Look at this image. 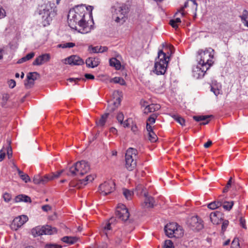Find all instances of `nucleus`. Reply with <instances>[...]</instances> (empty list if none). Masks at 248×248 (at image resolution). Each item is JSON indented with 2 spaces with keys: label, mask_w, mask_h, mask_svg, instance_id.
Returning <instances> with one entry per match:
<instances>
[{
  "label": "nucleus",
  "mask_w": 248,
  "mask_h": 248,
  "mask_svg": "<svg viewBox=\"0 0 248 248\" xmlns=\"http://www.w3.org/2000/svg\"><path fill=\"white\" fill-rule=\"evenodd\" d=\"M144 195L145 197V201L144 202V206L146 207H153L154 205V199L152 197H149L148 196L146 192L144 193Z\"/></svg>",
  "instance_id": "24"
},
{
  "label": "nucleus",
  "mask_w": 248,
  "mask_h": 248,
  "mask_svg": "<svg viewBox=\"0 0 248 248\" xmlns=\"http://www.w3.org/2000/svg\"><path fill=\"white\" fill-rule=\"evenodd\" d=\"M93 9V6L86 7L84 4L76 6L70 9L67 17L69 26L72 29L82 34L90 32L92 29L91 26L88 25V23L85 19V16L87 11H89L90 14L92 15Z\"/></svg>",
  "instance_id": "1"
},
{
  "label": "nucleus",
  "mask_w": 248,
  "mask_h": 248,
  "mask_svg": "<svg viewBox=\"0 0 248 248\" xmlns=\"http://www.w3.org/2000/svg\"><path fill=\"white\" fill-rule=\"evenodd\" d=\"M117 120H118V122L120 123L121 124H122L123 121L124 120V116L122 112H119L117 114V117H116Z\"/></svg>",
  "instance_id": "48"
},
{
  "label": "nucleus",
  "mask_w": 248,
  "mask_h": 248,
  "mask_svg": "<svg viewBox=\"0 0 248 248\" xmlns=\"http://www.w3.org/2000/svg\"><path fill=\"white\" fill-rule=\"evenodd\" d=\"M171 116L175 120L177 123H178L182 126L185 125V119L178 114H171Z\"/></svg>",
  "instance_id": "34"
},
{
  "label": "nucleus",
  "mask_w": 248,
  "mask_h": 248,
  "mask_svg": "<svg viewBox=\"0 0 248 248\" xmlns=\"http://www.w3.org/2000/svg\"><path fill=\"white\" fill-rule=\"evenodd\" d=\"M37 72H31L27 76V81L25 82V86L27 88H31L34 84V81L37 79L38 76Z\"/></svg>",
  "instance_id": "18"
},
{
  "label": "nucleus",
  "mask_w": 248,
  "mask_h": 248,
  "mask_svg": "<svg viewBox=\"0 0 248 248\" xmlns=\"http://www.w3.org/2000/svg\"><path fill=\"white\" fill-rule=\"evenodd\" d=\"M163 248H174L173 244L170 240H167L165 241Z\"/></svg>",
  "instance_id": "43"
},
{
  "label": "nucleus",
  "mask_w": 248,
  "mask_h": 248,
  "mask_svg": "<svg viewBox=\"0 0 248 248\" xmlns=\"http://www.w3.org/2000/svg\"><path fill=\"white\" fill-rule=\"evenodd\" d=\"M181 22V20L180 18L177 17L174 19H171L170 20V24L171 27L175 29L178 28V24Z\"/></svg>",
  "instance_id": "36"
},
{
  "label": "nucleus",
  "mask_w": 248,
  "mask_h": 248,
  "mask_svg": "<svg viewBox=\"0 0 248 248\" xmlns=\"http://www.w3.org/2000/svg\"><path fill=\"white\" fill-rule=\"evenodd\" d=\"M33 182L35 184H41V176L38 175L34 176Z\"/></svg>",
  "instance_id": "45"
},
{
  "label": "nucleus",
  "mask_w": 248,
  "mask_h": 248,
  "mask_svg": "<svg viewBox=\"0 0 248 248\" xmlns=\"http://www.w3.org/2000/svg\"><path fill=\"white\" fill-rule=\"evenodd\" d=\"M65 61L70 65H81L84 64L83 60L77 55H72L66 59Z\"/></svg>",
  "instance_id": "16"
},
{
  "label": "nucleus",
  "mask_w": 248,
  "mask_h": 248,
  "mask_svg": "<svg viewBox=\"0 0 248 248\" xmlns=\"http://www.w3.org/2000/svg\"><path fill=\"white\" fill-rule=\"evenodd\" d=\"M115 184L112 181L105 182L99 186V189L100 193L106 196L114 191Z\"/></svg>",
  "instance_id": "9"
},
{
  "label": "nucleus",
  "mask_w": 248,
  "mask_h": 248,
  "mask_svg": "<svg viewBox=\"0 0 248 248\" xmlns=\"http://www.w3.org/2000/svg\"><path fill=\"white\" fill-rule=\"evenodd\" d=\"M109 65L114 67L116 69L119 70L121 68V64L119 61L115 58H112L109 59Z\"/></svg>",
  "instance_id": "29"
},
{
  "label": "nucleus",
  "mask_w": 248,
  "mask_h": 248,
  "mask_svg": "<svg viewBox=\"0 0 248 248\" xmlns=\"http://www.w3.org/2000/svg\"><path fill=\"white\" fill-rule=\"evenodd\" d=\"M52 179H53V177L49 175H46L43 177H41V184H44Z\"/></svg>",
  "instance_id": "41"
},
{
  "label": "nucleus",
  "mask_w": 248,
  "mask_h": 248,
  "mask_svg": "<svg viewBox=\"0 0 248 248\" xmlns=\"http://www.w3.org/2000/svg\"><path fill=\"white\" fill-rule=\"evenodd\" d=\"M187 5H188V2H186L184 4V6L181 8V9L178 11V12L175 14V15H177L178 14V13H180L182 16H184L185 15V13L184 12V9L185 8H186L187 6Z\"/></svg>",
  "instance_id": "53"
},
{
  "label": "nucleus",
  "mask_w": 248,
  "mask_h": 248,
  "mask_svg": "<svg viewBox=\"0 0 248 248\" xmlns=\"http://www.w3.org/2000/svg\"><path fill=\"white\" fill-rule=\"evenodd\" d=\"M90 170L88 163L84 160L77 162L69 169V172L72 175H82Z\"/></svg>",
  "instance_id": "7"
},
{
  "label": "nucleus",
  "mask_w": 248,
  "mask_h": 248,
  "mask_svg": "<svg viewBox=\"0 0 248 248\" xmlns=\"http://www.w3.org/2000/svg\"><path fill=\"white\" fill-rule=\"evenodd\" d=\"M20 178L25 183H28L31 181L30 177L27 174L24 173L23 175L21 176Z\"/></svg>",
  "instance_id": "51"
},
{
  "label": "nucleus",
  "mask_w": 248,
  "mask_h": 248,
  "mask_svg": "<svg viewBox=\"0 0 248 248\" xmlns=\"http://www.w3.org/2000/svg\"><path fill=\"white\" fill-rule=\"evenodd\" d=\"M214 49L211 48L206 49L204 51H199L198 58L199 59L198 63L209 69L213 63L212 59L214 57Z\"/></svg>",
  "instance_id": "5"
},
{
  "label": "nucleus",
  "mask_w": 248,
  "mask_h": 248,
  "mask_svg": "<svg viewBox=\"0 0 248 248\" xmlns=\"http://www.w3.org/2000/svg\"><path fill=\"white\" fill-rule=\"evenodd\" d=\"M5 154L2 150L0 151V161H1L4 159Z\"/></svg>",
  "instance_id": "62"
},
{
  "label": "nucleus",
  "mask_w": 248,
  "mask_h": 248,
  "mask_svg": "<svg viewBox=\"0 0 248 248\" xmlns=\"http://www.w3.org/2000/svg\"><path fill=\"white\" fill-rule=\"evenodd\" d=\"M50 56L48 53H45L37 57L32 62L33 65H41L49 61Z\"/></svg>",
  "instance_id": "17"
},
{
  "label": "nucleus",
  "mask_w": 248,
  "mask_h": 248,
  "mask_svg": "<svg viewBox=\"0 0 248 248\" xmlns=\"http://www.w3.org/2000/svg\"><path fill=\"white\" fill-rule=\"evenodd\" d=\"M208 69L206 67L198 63L196 66L193 68V76L197 79L202 78Z\"/></svg>",
  "instance_id": "13"
},
{
  "label": "nucleus",
  "mask_w": 248,
  "mask_h": 248,
  "mask_svg": "<svg viewBox=\"0 0 248 248\" xmlns=\"http://www.w3.org/2000/svg\"><path fill=\"white\" fill-rule=\"evenodd\" d=\"M210 117V116H194L193 118V119L197 122H202L205 121Z\"/></svg>",
  "instance_id": "40"
},
{
  "label": "nucleus",
  "mask_w": 248,
  "mask_h": 248,
  "mask_svg": "<svg viewBox=\"0 0 248 248\" xmlns=\"http://www.w3.org/2000/svg\"><path fill=\"white\" fill-rule=\"evenodd\" d=\"M133 192L126 189H123V194L127 200H131L133 195Z\"/></svg>",
  "instance_id": "38"
},
{
  "label": "nucleus",
  "mask_w": 248,
  "mask_h": 248,
  "mask_svg": "<svg viewBox=\"0 0 248 248\" xmlns=\"http://www.w3.org/2000/svg\"><path fill=\"white\" fill-rule=\"evenodd\" d=\"M135 191H137V194L140 195L142 194L143 193L144 194L145 192L144 187L141 185H139L136 186Z\"/></svg>",
  "instance_id": "42"
},
{
  "label": "nucleus",
  "mask_w": 248,
  "mask_h": 248,
  "mask_svg": "<svg viewBox=\"0 0 248 248\" xmlns=\"http://www.w3.org/2000/svg\"><path fill=\"white\" fill-rule=\"evenodd\" d=\"M146 129H147V131L148 132V133H149L151 132H153L152 127L151 126L150 124L148 122H147V124H146Z\"/></svg>",
  "instance_id": "58"
},
{
  "label": "nucleus",
  "mask_w": 248,
  "mask_h": 248,
  "mask_svg": "<svg viewBox=\"0 0 248 248\" xmlns=\"http://www.w3.org/2000/svg\"><path fill=\"white\" fill-rule=\"evenodd\" d=\"M100 63L98 58H88L86 61V64L89 68H94L97 67Z\"/></svg>",
  "instance_id": "20"
},
{
  "label": "nucleus",
  "mask_w": 248,
  "mask_h": 248,
  "mask_svg": "<svg viewBox=\"0 0 248 248\" xmlns=\"http://www.w3.org/2000/svg\"><path fill=\"white\" fill-rule=\"evenodd\" d=\"M31 233L34 237L44 234L43 226H37L33 228L31 230Z\"/></svg>",
  "instance_id": "25"
},
{
  "label": "nucleus",
  "mask_w": 248,
  "mask_h": 248,
  "mask_svg": "<svg viewBox=\"0 0 248 248\" xmlns=\"http://www.w3.org/2000/svg\"><path fill=\"white\" fill-rule=\"evenodd\" d=\"M115 220L114 218H111L108 220L104 222L101 226V232L102 234L105 235L108 238L112 231V229L114 226V221Z\"/></svg>",
  "instance_id": "11"
},
{
  "label": "nucleus",
  "mask_w": 248,
  "mask_h": 248,
  "mask_svg": "<svg viewBox=\"0 0 248 248\" xmlns=\"http://www.w3.org/2000/svg\"><path fill=\"white\" fill-rule=\"evenodd\" d=\"M85 77L86 78L89 79H93L94 78V76L93 75L90 74H86L85 75Z\"/></svg>",
  "instance_id": "59"
},
{
  "label": "nucleus",
  "mask_w": 248,
  "mask_h": 248,
  "mask_svg": "<svg viewBox=\"0 0 248 248\" xmlns=\"http://www.w3.org/2000/svg\"><path fill=\"white\" fill-rule=\"evenodd\" d=\"M240 17L244 25L248 28V11L244 10Z\"/></svg>",
  "instance_id": "30"
},
{
  "label": "nucleus",
  "mask_w": 248,
  "mask_h": 248,
  "mask_svg": "<svg viewBox=\"0 0 248 248\" xmlns=\"http://www.w3.org/2000/svg\"><path fill=\"white\" fill-rule=\"evenodd\" d=\"M9 86L11 88H13L16 86V81L13 79H11L9 81Z\"/></svg>",
  "instance_id": "57"
},
{
  "label": "nucleus",
  "mask_w": 248,
  "mask_h": 248,
  "mask_svg": "<svg viewBox=\"0 0 248 248\" xmlns=\"http://www.w3.org/2000/svg\"><path fill=\"white\" fill-rule=\"evenodd\" d=\"M109 131L110 133L113 134H116L117 132V130L114 127H111L109 129Z\"/></svg>",
  "instance_id": "64"
},
{
  "label": "nucleus",
  "mask_w": 248,
  "mask_h": 248,
  "mask_svg": "<svg viewBox=\"0 0 248 248\" xmlns=\"http://www.w3.org/2000/svg\"><path fill=\"white\" fill-rule=\"evenodd\" d=\"M7 155L8 156V158H11L12 156V151L11 147L8 148L7 149Z\"/></svg>",
  "instance_id": "60"
},
{
  "label": "nucleus",
  "mask_w": 248,
  "mask_h": 248,
  "mask_svg": "<svg viewBox=\"0 0 248 248\" xmlns=\"http://www.w3.org/2000/svg\"><path fill=\"white\" fill-rule=\"evenodd\" d=\"M169 57L162 50L158 52L157 58L155 59L153 72L157 75H164L167 69Z\"/></svg>",
  "instance_id": "2"
},
{
  "label": "nucleus",
  "mask_w": 248,
  "mask_h": 248,
  "mask_svg": "<svg viewBox=\"0 0 248 248\" xmlns=\"http://www.w3.org/2000/svg\"><path fill=\"white\" fill-rule=\"evenodd\" d=\"M28 220V217L26 215H22L16 217L14 219L12 223L11 228L12 229L16 230Z\"/></svg>",
  "instance_id": "15"
},
{
  "label": "nucleus",
  "mask_w": 248,
  "mask_h": 248,
  "mask_svg": "<svg viewBox=\"0 0 248 248\" xmlns=\"http://www.w3.org/2000/svg\"><path fill=\"white\" fill-rule=\"evenodd\" d=\"M45 248H62V246L56 244H46Z\"/></svg>",
  "instance_id": "54"
},
{
  "label": "nucleus",
  "mask_w": 248,
  "mask_h": 248,
  "mask_svg": "<svg viewBox=\"0 0 248 248\" xmlns=\"http://www.w3.org/2000/svg\"><path fill=\"white\" fill-rule=\"evenodd\" d=\"M240 224L242 227H243L244 229H246V220L243 217H240Z\"/></svg>",
  "instance_id": "55"
},
{
  "label": "nucleus",
  "mask_w": 248,
  "mask_h": 248,
  "mask_svg": "<svg viewBox=\"0 0 248 248\" xmlns=\"http://www.w3.org/2000/svg\"><path fill=\"white\" fill-rule=\"evenodd\" d=\"M229 225V221L227 220H223L222 224L221 226V231L224 232Z\"/></svg>",
  "instance_id": "46"
},
{
  "label": "nucleus",
  "mask_w": 248,
  "mask_h": 248,
  "mask_svg": "<svg viewBox=\"0 0 248 248\" xmlns=\"http://www.w3.org/2000/svg\"><path fill=\"white\" fill-rule=\"evenodd\" d=\"M233 205V202L230 201H225L222 202L221 206L226 211H230Z\"/></svg>",
  "instance_id": "35"
},
{
  "label": "nucleus",
  "mask_w": 248,
  "mask_h": 248,
  "mask_svg": "<svg viewBox=\"0 0 248 248\" xmlns=\"http://www.w3.org/2000/svg\"><path fill=\"white\" fill-rule=\"evenodd\" d=\"M6 16V12L4 9L0 7V18H3Z\"/></svg>",
  "instance_id": "56"
},
{
  "label": "nucleus",
  "mask_w": 248,
  "mask_h": 248,
  "mask_svg": "<svg viewBox=\"0 0 248 248\" xmlns=\"http://www.w3.org/2000/svg\"><path fill=\"white\" fill-rule=\"evenodd\" d=\"M164 230L166 235L170 238H180L184 234L182 227L175 222L167 224L165 226Z\"/></svg>",
  "instance_id": "4"
},
{
  "label": "nucleus",
  "mask_w": 248,
  "mask_h": 248,
  "mask_svg": "<svg viewBox=\"0 0 248 248\" xmlns=\"http://www.w3.org/2000/svg\"><path fill=\"white\" fill-rule=\"evenodd\" d=\"M34 56H35L34 52H31V53L28 54L27 55H26L25 57H23L22 58L20 59L17 61V63H22L26 61H29Z\"/></svg>",
  "instance_id": "31"
},
{
  "label": "nucleus",
  "mask_w": 248,
  "mask_h": 248,
  "mask_svg": "<svg viewBox=\"0 0 248 248\" xmlns=\"http://www.w3.org/2000/svg\"><path fill=\"white\" fill-rule=\"evenodd\" d=\"M3 198L5 202H8L11 199V195L8 193H5L3 195Z\"/></svg>",
  "instance_id": "50"
},
{
  "label": "nucleus",
  "mask_w": 248,
  "mask_h": 248,
  "mask_svg": "<svg viewBox=\"0 0 248 248\" xmlns=\"http://www.w3.org/2000/svg\"><path fill=\"white\" fill-rule=\"evenodd\" d=\"M53 12H54V10L49 2L45 3L39 6L38 14L42 20V24L44 27L50 24L52 21V16L54 15Z\"/></svg>",
  "instance_id": "3"
},
{
  "label": "nucleus",
  "mask_w": 248,
  "mask_h": 248,
  "mask_svg": "<svg viewBox=\"0 0 248 248\" xmlns=\"http://www.w3.org/2000/svg\"><path fill=\"white\" fill-rule=\"evenodd\" d=\"M44 234L51 235L57 232V230L55 228H53L49 225H46L43 226Z\"/></svg>",
  "instance_id": "28"
},
{
  "label": "nucleus",
  "mask_w": 248,
  "mask_h": 248,
  "mask_svg": "<svg viewBox=\"0 0 248 248\" xmlns=\"http://www.w3.org/2000/svg\"><path fill=\"white\" fill-rule=\"evenodd\" d=\"M160 108V106L159 104H152L146 106L144 110L145 113H148L149 112H154L158 110Z\"/></svg>",
  "instance_id": "22"
},
{
  "label": "nucleus",
  "mask_w": 248,
  "mask_h": 248,
  "mask_svg": "<svg viewBox=\"0 0 248 248\" xmlns=\"http://www.w3.org/2000/svg\"><path fill=\"white\" fill-rule=\"evenodd\" d=\"M75 46V44L72 42L65 43L58 45L59 47H61L62 48H71L74 47Z\"/></svg>",
  "instance_id": "39"
},
{
  "label": "nucleus",
  "mask_w": 248,
  "mask_h": 248,
  "mask_svg": "<svg viewBox=\"0 0 248 248\" xmlns=\"http://www.w3.org/2000/svg\"><path fill=\"white\" fill-rule=\"evenodd\" d=\"M115 7L113 19L117 23H123L125 20V15L128 12V7L124 4H118Z\"/></svg>",
  "instance_id": "8"
},
{
  "label": "nucleus",
  "mask_w": 248,
  "mask_h": 248,
  "mask_svg": "<svg viewBox=\"0 0 248 248\" xmlns=\"http://www.w3.org/2000/svg\"><path fill=\"white\" fill-rule=\"evenodd\" d=\"M15 200L16 202H31V198L29 196L25 195H19L17 196L15 198Z\"/></svg>",
  "instance_id": "26"
},
{
  "label": "nucleus",
  "mask_w": 248,
  "mask_h": 248,
  "mask_svg": "<svg viewBox=\"0 0 248 248\" xmlns=\"http://www.w3.org/2000/svg\"><path fill=\"white\" fill-rule=\"evenodd\" d=\"M138 151L132 148H128L125 155V167L128 170H133L136 166Z\"/></svg>",
  "instance_id": "6"
},
{
  "label": "nucleus",
  "mask_w": 248,
  "mask_h": 248,
  "mask_svg": "<svg viewBox=\"0 0 248 248\" xmlns=\"http://www.w3.org/2000/svg\"><path fill=\"white\" fill-rule=\"evenodd\" d=\"M91 48V51L93 53H103L108 50L107 46H96L94 47H89V49Z\"/></svg>",
  "instance_id": "27"
},
{
  "label": "nucleus",
  "mask_w": 248,
  "mask_h": 248,
  "mask_svg": "<svg viewBox=\"0 0 248 248\" xmlns=\"http://www.w3.org/2000/svg\"><path fill=\"white\" fill-rule=\"evenodd\" d=\"M42 209L44 211H47L50 210L51 208L48 205H45L42 206Z\"/></svg>",
  "instance_id": "61"
},
{
  "label": "nucleus",
  "mask_w": 248,
  "mask_h": 248,
  "mask_svg": "<svg viewBox=\"0 0 248 248\" xmlns=\"http://www.w3.org/2000/svg\"><path fill=\"white\" fill-rule=\"evenodd\" d=\"M94 179V175H89L87 176L85 178L83 179L82 180H79L78 181V183L77 185L75 186L73 182H70L69 184L70 186L71 187H77L78 188H80L81 186H78V184L81 185H83V186H85L89 183L92 182Z\"/></svg>",
  "instance_id": "19"
},
{
  "label": "nucleus",
  "mask_w": 248,
  "mask_h": 248,
  "mask_svg": "<svg viewBox=\"0 0 248 248\" xmlns=\"http://www.w3.org/2000/svg\"><path fill=\"white\" fill-rule=\"evenodd\" d=\"M113 99L108 102V107L109 112H113L120 105L121 100L118 91H114L113 93Z\"/></svg>",
  "instance_id": "12"
},
{
  "label": "nucleus",
  "mask_w": 248,
  "mask_h": 248,
  "mask_svg": "<svg viewBox=\"0 0 248 248\" xmlns=\"http://www.w3.org/2000/svg\"><path fill=\"white\" fill-rule=\"evenodd\" d=\"M221 213L219 212H212L210 215L211 221L213 224H217L219 223V218L220 217Z\"/></svg>",
  "instance_id": "23"
},
{
  "label": "nucleus",
  "mask_w": 248,
  "mask_h": 248,
  "mask_svg": "<svg viewBox=\"0 0 248 248\" xmlns=\"http://www.w3.org/2000/svg\"><path fill=\"white\" fill-rule=\"evenodd\" d=\"M221 89V85L217 83L216 81H212L211 85V91L214 93L216 96H217L220 93Z\"/></svg>",
  "instance_id": "21"
},
{
  "label": "nucleus",
  "mask_w": 248,
  "mask_h": 248,
  "mask_svg": "<svg viewBox=\"0 0 248 248\" xmlns=\"http://www.w3.org/2000/svg\"><path fill=\"white\" fill-rule=\"evenodd\" d=\"M222 202L219 201H214L208 204V207L211 209L214 210L218 207L221 206Z\"/></svg>",
  "instance_id": "37"
},
{
  "label": "nucleus",
  "mask_w": 248,
  "mask_h": 248,
  "mask_svg": "<svg viewBox=\"0 0 248 248\" xmlns=\"http://www.w3.org/2000/svg\"><path fill=\"white\" fill-rule=\"evenodd\" d=\"M62 241L64 243L71 245L77 241V238L71 236H64L62 238Z\"/></svg>",
  "instance_id": "33"
},
{
  "label": "nucleus",
  "mask_w": 248,
  "mask_h": 248,
  "mask_svg": "<svg viewBox=\"0 0 248 248\" xmlns=\"http://www.w3.org/2000/svg\"><path fill=\"white\" fill-rule=\"evenodd\" d=\"M212 143V142L211 140H208L207 142L204 144L203 146L204 148H207L211 145Z\"/></svg>",
  "instance_id": "63"
},
{
  "label": "nucleus",
  "mask_w": 248,
  "mask_h": 248,
  "mask_svg": "<svg viewBox=\"0 0 248 248\" xmlns=\"http://www.w3.org/2000/svg\"><path fill=\"white\" fill-rule=\"evenodd\" d=\"M149 134V140L152 142H155L157 140V136L154 132H151Z\"/></svg>",
  "instance_id": "44"
},
{
  "label": "nucleus",
  "mask_w": 248,
  "mask_h": 248,
  "mask_svg": "<svg viewBox=\"0 0 248 248\" xmlns=\"http://www.w3.org/2000/svg\"><path fill=\"white\" fill-rule=\"evenodd\" d=\"M109 115V113H106L103 114L100 119L99 120V121L96 122V124L98 126H103L107 121V119L108 117V116Z\"/></svg>",
  "instance_id": "32"
},
{
  "label": "nucleus",
  "mask_w": 248,
  "mask_h": 248,
  "mask_svg": "<svg viewBox=\"0 0 248 248\" xmlns=\"http://www.w3.org/2000/svg\"><path fill=\"white\" fill-rule=\"evenodd\" d=\"M156 118V116L155 114H153L148 118L147 120V122H149L151 124H153L155 122Z\"/></svg>",
  "instance_id": "52"
},
{
  "label": "nucleus",
  "mask_w": 248,
  "mask_h": 248,
  "mask_svg": "<svg viewBox=\"0 0 248 248\" xmlns=\"http://www.w3.org/2000/svg\"><path fill=\"white\" fill-rule=\"evenodd\" d=\"M81 80H84L85 79L82 78H69L67 79V81L71 83H74V84H76Z\"/></svg>",
  "instance_id": "49"
},
{
  "label": "nucleus",
  "mask_w": 248,
  "mask_h": 248,
  "mask_svg": "<svg viewBox=\"0 0 248 248\" xmlns=\"http://www.w3.org/2000/svg\"><path fill=\"white\" fill-rule=\"evenodd\" d=\"M113 81L115 83H119L121 85H124L125 83L124 80L121 78L115 77L113 78Z\"/></svg>",
  "instance_id": "47"
},
{
  "label": "nucleus",
  "mask_w": 248,
  "mask_h": 248,
  "mask_svg": "<svg viewBox=\"0 0 248 248\" xmlns=\"http://www.w3.org/2000/svg\"><path fill=\"white\" fill-rule=\"evenodd\" d=\"M188 223L192 230L199 231L203 227L202 221L198 216H194L191 217L188 221Z\"/></svg>",
  "instance_id": "14"
},
{
  "label": "nucleus",
  "mask_w": 248,
  "mask_h": 248,
  "mask_svg": "<svg viewBox=\"0 0 248 248\" xmlns=\"http://www.w3.org/2000/svg\"><path fill=\"white\" fill-rule=\"evenodd\" d=\"M129 213L125 205L119 204L116 211V216L124 221L128 220L129 217Z\"/></svg>",
  "instance_id": "10"
}]
</instances>
